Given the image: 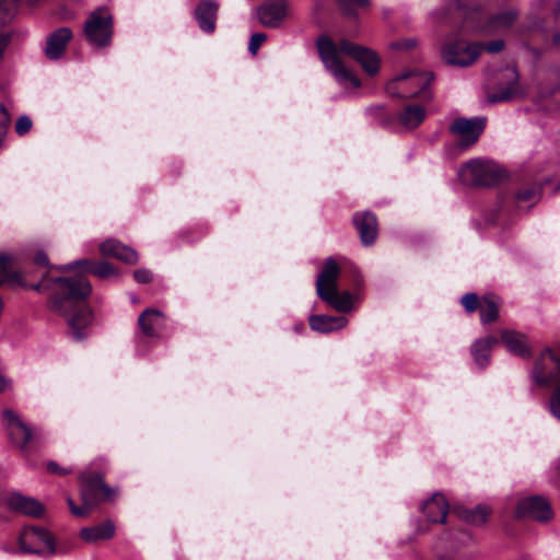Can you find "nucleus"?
Listing matches in <instances>:
<instances>
[{"mask_svg": "<svg viewBox=\"0 0 560 560\" xmlns=\"http://www.w3.org/2000/svg\"><path fill=\"white\" fill-rule=\"evenodd\" d=\"M318 55L327 71L345 88H360L361 82L357 75L345 67L340 55L354 59L364 71L374 75L380 69V58L375 51L364 46L357 45L348 39L335 43L328 36H319L316 42Z\"/></svg>", "mask_w": 560, "mask_h": 560, "instance_id": "1", "label": "nucleus"}, {"mask_svg": "<svg viewBox=\"0 0 560 560\" xmlns=\"http://www.w3.org/2000/svg\"><path fill=\"white\" fill-rule=\"evenodd\" d=\"M50 298V308L67 317L77 340L85 337L83 330L92 323L91 310L83 301L91 294L92 287L84 276L58 278Z\"/></svg>", "mask_w": 560, "mask_h": 560, "instance_id": "2", "label": "nucleus"}, {"mask_svg": "<svg viewBox=\"0 0 560 560\" xmlns=\"http://www.w3.org/2000/svg\"><path fill=\"white\" fill-rule=\"evenodd\" d=\"M451 8L457 16L463 18V26L470 31L495 33L511 27L517 19V12L513 10L486 18L479 8L467 9L459 0H448V10Z\"/></svg>", "mask_w": 560, "mask_h": 560, "instance_id": "3", "label": "nucleus"}, {"mask_svg": "<svg viewBox=\"0 0 560 560\" xmlns=\"http://www.w3.org/2000/svg\"><path fill=\"white\" fill-rule=\"evenodd\" d=\"M339 266L334 258H327L322 272L316 280V293L332 308L347 313L352 310V295L348 291L338 292Z\"/></svg>", "mask_w": 560, "mask_h": 560, "instance_id": "4", "label": "nucleus"}, {"mask_svg": "<svg viewBox=\"0 0 560 560\" xmlns=\"http://www.w3.org/2000/svg\"><path fill=\"white\" fill-rule=\"evenodd\" d=\"M433 80L429 71L408 70L397 75L386 84V93L400 98L416 97L424 93Z\"/></svg>", "mask_w": 560, "mask_h": 560, "instance_id": "5", "label": "nucleus"}, {"mask_svg": "<svg viewBox=\"0 0 560 560\" xmlns=\"http://www.w3.org/2000/svg\"><path fill=\"white\" fill-rule=\"evenodd\" d=\"M83 31L90 44L101 48L109 46L114 33V19L109 10L101 7L91 12Z\"/></svg>", "mask_w": 560, "mask_h": 560, "instance_id": "6", "label": "nucleus"}, {"mask_svg": "<svg viewBox=\"0 0 560 560\" xmlns=\"http://www.w3.org/2000/svg\"><path fill=\"white\" fill-rule=\"evenodd\" d=\"M81 499L86 506L93 509L102 501L112 500L116 490L104 482V476L96 471H84L80 476Z\"/></svg>", "mask_w": 560, "mask_h": 560, "instance_id": "7", "label": "nucleus"}, {"mask_svg": "<svg viewBox=\"0 0 560 560\" xmlns=\"http://www.w3.org/2000/svg\"><path fill=\"white\" fill-rule=\"evenodd\" d=\"M500 176L498 166L489 161L470 160L459 170L462 180L475 186H492Z\"/></svg>", "mask_w": 560, "mask_h": 560, "instance_id": "8", "label": "nucleus"}, {"mask_svg": "<svg viewBox=\"0 0 560 560\" xmlns=\"http://www.w3.org/2000/svg\"><path fill=\"white\" fill-rule=\"evenodd\" d=\"M20 547L24 552L54 556L58 552L54 536L45 528L25 527L20 536Z\"/></svg>", "mask_w": 560, "mask_h": 560, "instance_id": "9", "label": "nucleus"}, {"mask_svg": "<svg viewBox=\"0 0 560 560\" xmlns=\"http://www.w3.org/2000/svg\"><path fill=\"white\" fill-rule=\"evenodd\" d=\"M482 50L483 45L480 43L456 40L443 48L442 58L447 65L468 67L478 59Z\"/></svg>", "mask_w": 560, "mask_h": 560, "instance_id": "10", "label": "nucleus"}, {"mask_svg": "<svg viewBox=\"0 0 560 560\" xmlns=\"http://www.w3.org/2000/svg\"><path fill=\"white\" fill-rule=\"evenodd\" d=\"M532 375L540 386L555 382L560 376V358L550 349L544 350L535 361Z\"/></svg>", "mask_w": 560, "mask_h": 560, "instance_id": "11", "label": "nucleus"}, {"mask_svg": "<svg viewBox=\"0 0 560 560\" xmlns=\"http://www.w3.org/2000/svg\"><path fill=\"white\" fill-rule=\"evenodd\" d=\"M486 127V118H457L453 121L450 130L460 138L462 147L474 144Z\"/></svg>", "mask_w": 560, "mask_h": 560, "instance_id": "12", "label": "nucleus"}, {"mask_svg": "<svg viewBox=\"0 0 560 560\" xmlns=\"http://www.w3.org/2000/svg\"><path fill=\"white\" fill-rule=\"evenodd\" d=\"M2 416L12 443L24 450L33 439L32 429L11 409H5Z\"/></svg>", "mask_w": 560, "mask_h": 560, "instance_id": "13", "label": "nucleus"}, {"mask_svg": "<svg viewBox=\"0 0 560 560\" xmlns=\"http://www.w3.org/2000/svg\"><path fill=\"white\" fill-rule=\"evenodd\" d=\"M138 325L147 338H162L166 328L165 315L156 308H147L138 317Z\"/></svg>", "mask_w": 560, "mask_h": 560, "instance_id": "14", "label": "nucleus"}, {"mask_svg": "<svg viewBox=\"0 0 560 560\" xmlns=\"http://www.w3.org/2000/svg\"><path fill=\"white\" fill-rule=\"evenodd\" d=\"M516 514L536 521H548L552 516L549 502L540 497H530L518 502Z\"/></svg>", "mask_w": 560, "mask_h": 560, "instance_id": "15", "label": "nucleus"}, {"mask_svg": "<svg viewBox=\"0 0 560 560\" xmlns=\"http://www.w3.org/2000/svg\"><path fill=\"white\" fill-rule=\"evenodd\" d=\"M285 0H268L257 9L259 22L266 27H278L287 16Z\"/></svg>", "mask_w": 560, "mask_h": 560, "instance_id": "16", "label": "nucleus"}, {"mask_svg": "<svg viewBox=\"0 0 560 560\" xmlns=\"http://www.w3.org/2000/svg\"><path fill=\"white\" fill-rule=\"evenodd\" d=\"M352 222L362 244L364 246L374 244L378 232L376 215L371 211L357 212L353 214Z\"/></svg>", "mask_w": 560, "mask_h": 560, "instance_id": "17", "label": "nucleus"}, {"mask_svg": "<svg viewBox=\"0 0 560 560\" xmlns=\"http://www.w3.org/2000/svg\"><path fill=\"white\" fill-rule=\"evenodd\" d=\"M219 8V3L214 0H202L196 5L194 16L202 32L208 34L214 32Z\"/></svg>", "mask_w": 560, "mask_h": 560, "instance_id": "18", "label": "nucleus"}, {"mask_svg": "<svg viewBox=\"0 0 560 560\" xmlns=\"http://www.w3.org/2000/svg\"><path fill=\"white\" fill-rule=\"evenodd\" d=\"M116 525L112 520H105L104 522L81 528L80 538L88 544H98L101 541H107L115 537Z\"/></svg>", "mask_w": 560, "mask_h": 560, "instance_id": "19", "label": "nucleus"}, {"mask_svg": "<svg viewBox=\"0 0 560 560\" xmlns=\"http://www.w3.org/2000/svg\"><path fill=\"white\" fill-rule=\"evenodd\" d=\"M72 38V32L69 27H60L52 32L48 38L45 48V55L50 60H58Z\"/></svg>", "mask_w": 560, "mask_h": 560, "instance_id": "20", "label": "nucleus"}, {"mask_svg": "<svg viewBox=\"0 0 560 560\" xmlns=\"http://www.w3.org/2000/svg\"><path fill=\"white\" fill-rule=\"evenodd\" d=\"M448 502L441 493H434L427 500L421 510L430 523H445L448 513Z\"/></svg>", "mask_w": 560, "mask_h": 560, "instance_id": "21", "label": "nucleus"}, {"mask_svg": "<svg viewBox=\"0 0 560 560\" xmlns=\"http://www.w3.org/2000/svg\"><path fill=\"white\" fill-rule=\"evenodd\" d=\"M348 320L343 316L311 315L308 324L312 330L329 334L346 327Z\"/></svg>", "mask_w": 560, "mask_h": 560, "instance_id": "22", "label": "nucleus"}, {"mask_svg": "<svg viewBox=\"0 0 560 560\" xmlns=\"http://www.w3.org/2000/svg\"><path fill=\"white\" fill-rule=\"evenodd\" d=\"M8 504L12 510L28 516L37 517L44 513V506L39 501L19 493L10 495L8 499Z\"/></svg>", "mask_w": 560, "mask_h": 560, "instance_id": "23", "label": "nucleus"}, {"mask_svg": "<svg viewBox=\"0 0 560 560\" xmlns=\"http://www.w3.org/2000/svg\"><path fill=\"white\" fill-rule=\"evenodd\" d=\"M75 267L81 268L85 272H90L98 278L106 279L116 275L114 267L107 261H92L89 259H80L73 264L67 265L65 269L71 270Z\"/></svg>", "mask_w": 560, "mask_h": 560, "instance_id": "24", "label": "nucleus"}, {"mask_svg": "<svg viewBox=\"0 0 560 560\" xmlns=\"http://www.w3.org/2000/svg\"><path fill=\"white\" fill-rule=\"evenodd\" d=\"M501 340L512 353L520 357H527L529 354L525 335L514 330H503L501 332Z\"/></svg>", "mask_w": 560, "mask_h": 560, "instance_id": "25", "label": "nucleus"}, {"mask_svg": "<svg viewBox=\"0 0 560 560\" xmlns=\"http://www.w3.org/2000/svg\"><path fill=\"white\" fill-rule=\"evenodd\" d=\"M15 259L10 254H0V285L9 282L10 284H18L27 287L22 280L21 275L13 270Z\"/></svg>", "mask_w": 560, "mask_h": 560, "instance_id": "26", "label": "nucleus"}, {"mask_svg": "<svg viewBox=\"0 0 560 560\" xmlns=\"http://www.w3.org/2000/svg\"><path fill=\"white\" fill-rule=\"evenodd\" d=\"M427 113L421 105H407L398 115V120L406 129L417 128L425 118Z\"/></svg>", "mask_w": 560, "mask_h": 560, "instance_id": "27", "label": "nucleus"}, {"mask_svg": "<svg viewBox=\"0 0 560 560\" xmlns=\"http://www.w3.org/2000/svg\"><path fill=\"white\" fill-rule=\"evenodd\" d=\"M480 319L483 324L494 322L499 316V301L493 294H486L481 299L479 307Z\"/></svg>", "mask_w": 560, "mask_h": 560, "instance_id": "28", "label": "nucleus"}, {"mask_svg": "<svg viewBox=\"0 0 560 560\" xmlns=\"http://www.w3.org/2000/svg\"><path fill=\"white\" fill-rule=\"evenodd\" d=\"M494 343H497V339L489 337L486 339H479L472 345L471 354L475 362L481 368L488 364L490 351Z\"/></svg>", "mask_w": 560, "mask_h": 560, "instance_id": "29", "label": "nucleus"}, {"mask_svg": "<svg viewBox=\"0 0 560 560\" xmlns=\"http://www.w3.org/2000/svg\"><path fill=\"white\" fill-rule=\"evenodd\" d=\"M458 517L471 525H482L487 522L490 509L486 505H477L474 510L458 509Z\"/></svg>", "mask_w": 560, "mask_h": 560, "instance_id": "30", "label": "nucleus"}, {"mask_svg": "<svg viewBox=\"0 0 560 560\" xmlns=\"http://www.w3.org/2000/svg\"><path fill=\"white\" fill-rule=\"evenodd\" d=\"M544 9H550L555 19L560 18V0H536L529 14L537 16Z\"/></svg>", "mask_w": 560, "mask_h": 560, "instance_id": "31", "label": "nucleus"}, {"mask_svg": "<svg viewBox=\"0 0 560 560\" xmlns=\"http://www.w3.org/2000/svg\"><path fill=\"white\" fill-rule=\"evenodd\" d=\"M517 83L516 81L512 82L509 86L501 90L500 92L492 93L488 96V100L490 103H498V102H506L510 100H513L517 96Z\"/></svg>", "mask_w": 560, "mask_h": 560, "instance_id": "32", "label": "nucleus"}, {"mask_svg": "<svg viewBox=\"0 0 560 560\" xmlns=\"http://www.w3.org/2000/svg\"><path fill=\"white\" fill-rule=\"evenodd\" d=\"M337 2L343 14L349 16H355L358 8L370 5V0H337Z\"/></svg>", "mask_w": 560, "mask_h": 560, "instance_id": "33", "label": "nucleus"}, {"mask_svg": "<svg viewBox=\"0 0 560 560\" xmlns=\"http://www.w3.org/2000/svg\"><path fill=\"white\" fill-rule=\"evenodd\" d=\"M541 195L540 186H530L524 189H521L516 195V200L520 202H530L535 203L539 200Z\"/></svg>", "mask_w": 560, "mask_h": 560, "instance_id": "34", "label": "nucleus"}, {"mask_svg": "<svg viewBox=\"0 0 560 560\" xmlns=\"http://www.w3.org/2000/svg\"><path fill=\"white\" fill-rule=\"evenodd\" d=\"M18 8V0H0V24L10 21Z\"/></svg>", "mask_w": 560, "mask_h": 560, "instance_id": "35", "label": "nucleus"}, {"mask_svg": "<svg viewBox=\"0 0 560 560\" xmlns=\"http://www.w3.org/2000/svg\"><path fill=\"white\" fill-rule=\"evenodd\" d=\"M114 257L128 265H136L139 259L138 253L133 248L124 244L120 246L119 250H117Z\"/></svg>", "mask_w": 560, "mask_h": 560, "instance_id": "36", "label": "nucleus"}, {"mask_svg": "<svg viewBox=\"0 0 560 560\" xmlns=\"http://www.w3.org/2000/svg\"><path fill=\"white\" fill-rule=\"evenodd\" d=\"M460 303L467 313H472L479 310L481 300L476 293H466L463 295Z\"/></svg>", "mask_w": 560, "mask_h": 560, "instance_id": "37", "label": "nucleus"}, {"mask_svg": "<svg viewBox=\"0 0 560 560\" xmlns=\"http://www.w3.org/2000/svg\"><path fill=\"white\" fill-rule=\"evenodd\" d=\"M122 244L116 240H107L100 245V250L104 256L114 257Z\"/></svg>", "mask_w": 560, "mask_h": 560, "instance_id": "38", "label": "nucleus"}, {"mask_svg": "<svg viewBox=\"0 0 560 560\" xmlns=\"http://www.w3.org/2000/svg\"><path fill=\"white\" fill-rule=\"evenodd\" d=\"M32 125V119L28 116L23 115L19 117L15 122V131L20 136L26 135L31 130Z\"/></svg>", "mask_w": 560, "mask_h": 560, "instance_id": "39", "label": "nucleus"}, {"mask_svg": "<svg viewBox=\"0 0 560 560\" xmlns=\"http://www.w3.org/2000/svg\"><path fill=\"white\" fill-rule=\"evenodd\" d=\"M67 503L69 505L71 513L79 517H84V516L89 515L90 512L92 511L91 506H86L83 502H82V506L75 505L71 498L67 499Z\"/></svg>", "mask_w": 560, "mask_h": 560, "instance_id": "40", "label": "nucleus"}, {"mask_svg": "<svg viewBox=\"0 0 560 560\" xmlns=\"http://www.w3.org/2000/svg\"><path fill=\"white\" fill-rule=\"evenodd\" d=\"M266 35L264 33H255L252 35L249 44H248V50L250 54L255 55L258 50V48L262 45V43L266 40Z\"/></svg>", "mask_w": 560, "mask_h": 560, "instance_id": "41", "label": "nucleus"}, {"mask_svg": "<svg viewBox=\"0 0 560 560\" xmlns=\"http://www.w3.org/2000/svg\"><path fill=\"white\" fill-rule=\"evenodd\" d=\"M133 278L139 283H149L153 279V275L148 269H137L133 272Z\"/></svg>", "mask_w": 560, "mask_h": 560, "instance_id": "42", "label": "nucleus"}, {"mask_svg": "<svg viewBox=\"0 0 560 560\" xmlns=\"http://www.w3.org/2000/svg\"><path fill=\"white\" fill-rule=\"evenodd\" d=\"M504 48V42L502 39H495L487 45H483V50H487L491 54H495L501 51Z\"/></svg>", "mask_w": 560, "mask_h": 560, "instance_id": "43", "label": "nucleus"}, {"mask_svg": "<svg viewBox=\"0 0 560 560\" xmlns=\"http://www.w3.org/2000/svg\"><path fill=\"white\" fill-rule=\"evenodd\" d=\"M46 467L49 472L60 476L68 475L71 471L70 469L60 467L56 462H48Z\"/></svg>", "mask_w": 560, "mask_h": 560, "instance_id": "44", "label": "nucleus"}, {"mask_svg": "<svg viewBox=\"0 0 560 560\" xmlns=\"http://www.w3.org/2000/svg\"><path fill=\"white\" fill-rule=\"evenodd\" d=\"M553 95H560V85L552 89H546L540 92V96L542 98H547Z\"/></svg>", "mask_w": 560, "mask_h": 560, "instance_id": "45", "label": "nucleus"}, {"mask_svg": "<svg viewBox=\"0 0 560 560\" xmlns=\"http://www.w3.org/2000/svg\"><path fill=\"white\" fill-rule=\"evenodd\" d=\"M34 261L37 265L47 266L48 265V257H47V255L44 252H38L35 255V257H34Z\"/></svg>", "mask_w": 560, "mask_h": 560, "instance_id": "46", "label": "nucleus"}, {"mask_svg": "<svg viewBox=\"0 0 560 560\" xmlns=\"http://www.w3.org/2000/svg\"><path fill=\"white\" fill-rule=\"evenodd\" d=\"M10 39L9 35H0V59L2 58L3 51L8 47Z\"/></svg>", "mask_w": 560, "mask_h": 560, "instance_id": "47", "label": "nucleus"}, {"mask_svg": "<svg viewBox=\"0 0 560 560\" xmlns=\"http://www.w3.org/2000/svg\"><path fill=\"white\" fill-rule=\"evenodd\" d=\"M10 386V380L0 374V393L4 392Z\"/></svg>", "mask_w": 560, "mask_h": 560, "instance_id": "48", "label": "nucleus"}, {"mask_svg": "<svg viewBox=\"0 0 560 560\" xmlns=\"http://www.w3.org/2000/svg\"><path fill=\"white\" fill-rule=\"evenodd\" d=\"M553 43L560 46V33L553 36Z\"/></svg>", "mask_w": 560, "mask_h": 560, "instance_id": "49", "label": "nucleus"}, {"mask_svg": "<svg viewBox=\"0 0 560 560\" xmlns=\"http://www.w3.org/2000/svg\"><path fill=\"white\" fill-rule=\"evenodd\" d=\"M415 46V43L412 40H408L404 44V47L405 48H410V47H413Z\"/></svg>", "mask_w": 560, "mask_h": 560, "instance_id": "50", "label": "nucleus"}, {"mask_svg": "<svg viewBox=\"0 0 560 560\" xmlns=\"http://www.w3.org/2000/svg\"><path fill=\"white\" fill-rule=\"evenodd\" d=\"M30 288L38 291L40 289V284L39 283L38 284H34V285H31Z\"/></svg>", "mask_w": 560, "mask_h": 560, "instance_id": "51", "label": "nucleus"}, {"mask_svg": "<svg viewBox=\"0 0 560 560\" xmlns=\"http://www.w3.org/2000/svg\"><path fill=\"white\" fill-rule=\"evenodd\" d=\"M445 18V15L439 16L438 20L442 21Z\"/></svg>", "mask_w": 560, "mask_h": 560, "instance_id": "52", "label": "nucleus"}]
</instances>
